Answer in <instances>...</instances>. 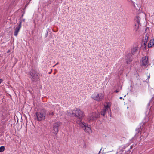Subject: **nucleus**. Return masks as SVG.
<instances>
[{
    "label": "nucleus",
    "instance_id": "1a4fd4ad",
    "mask_svg": "<svg viewBox=\"0 0 154 154\" xmlns=\"http://www.w3.org/2000/svg\"><path fill=\"white\" fill-rule=\"evenodd\" d=\"M21 22L20 21L18 26L16 27L15 29L14 35L15 36H17V34L21 27Z\"/></svg>",
    "mask_w": 154,
    "mask_h": 154
},
{
    "label": "nucleus",
    "instance_id": "b1692460",
    "mask_svg": "<svg viewBox=\"0 0 154 154\" xmlns=\"http://www.w3.org/2000/svg\"><path fill=\"white\" fill-rule=\"evenodd\" d=\"M120 99H122V97H120Z\"/></svg>",
    "mask_w": 154,
    "mask_h": 154
},
{
    "label": "nucleus",
    "instance_id": "9b49d317",
    "mask_svg": "<svg viewBox=\"0 0 154 154\" xmlns=\"http://www.w3.org/2000/svg\"><path fill=\"white\" fill-rule=\"evenodd\" d=\"M109 108V106L108 105H107L105 106V108L103 109V111L101 112V115L104 116L105 114L107 112L108 110V108Z\"/></svg>",
    "mask_w": 154,
    "mask_h": 154
},
{
    "label": "nucleus",
    "instance_id": "6ab92c4d",
    "mask_svg": "<svg viewBox=\"0 0 154 154\" xmlns=\"http://www.w3.org/2000/svg\"><path fill=\"white\" fill-rule=\"evenodd\" d=\"M147 43V42H143V44L144 45H146Z\"/></svg>",
    "mask_w": 154,
    "mask_h": 154
},
{
    "label": "nucleus",
    "instance_id": "bb28decb",
    "mask_svg": "<svg viewBox=\"0 0 154 154\" xmlns=\"http://www.w3.org/2000/svg\"><path fill=\"white\" fill-rule=\"evenodd\" d=\"M101 149L99 151V154L100 153V152Z\"/></svg>",
    "mask_w": 154,
    "mask_h": 154
},
{
    "label": "nucleus",
    "instance_id": "ddd939ff",
    "mask_svg": "<svg viewBox=\"0 0 154 154\" xmlns=\"http://www.w3.org/2000/svg\"><path fill=\"white\" fill-rule=\"evenodd\" d=\"M137 49V47H135L131 49V53L132 55H134L136 52Z\"/></svg>",
    "mask_w": 154,
    "mask_h": 154
},
{
    "label": "nucleus",
    "instance_id": "f3484780",
    "mask_svg": "<svg viewBox=\"0 0 154 154\" xmlns=\"http://www.w3.org/2000/svg\"><path fill=\"white\" fill-rule=\"evenodd\" d=\"M143 50H145L146 48V45H143Z\"/></svg>",
    "mask_w": 154,
    "mask_h": 154
},
{
    "label": "nucleus",
    "instance_id": "9d476101",
    "mask_svg": "<svg viewBox=\"0 0 154 154\" xmlns=\"http://www.w3.org/2000/svg\"><path fill=\"white\" fill-rule=\"evenodd\" d=\"M131 54L130 53L127 54L125 59L127 63L128 64L132 61Z\"/></svg>",
    "mask_w": 154,
    "mask_h": 154
},
{
    "label": "nucleus",
    "instance_id": "6e6552de",
    "mask_svg": "<svg viewBox=\"0 0 154 154\" xmlns=\"http://www.w3.org/2000/svg\"><path fill=\"white\" fill-rule=\"evenodd\" d=\"M92 97L94 100L97 101H100L102 100L103 96L101 93L99 94H94Z\"/></svg>",
    "mask_w": 154,
    "mask_h": 154
},
{
    "label": "nucleus",
    "instance_id": "f257e3e1",
    "mask_svg": "<svg viewBox=\"0 0 154 154\" xmlns=\"http://www.w3.org/2000/svg\"><path fill=\"white\" fill-rule=\"evenodd\" d=\"M69 114L71 116L75 117L78 119L76 121L77 124L78 121H79L82 122V119L84 117L83 112L80 109H76L75 112H74L73 111H71V112H69Z\"/></svg>",
    "mask_w": 154,
    "mask_h": 154
},
{
    "label": "nucleus",
    "instance_id": "20e7f679",
    "mask_svg": "<svg viewBox=\"0 0 154 154\" xmlns=\"http://www.w3.org/2000/svg\"><path fill=\"white\" fill-rule=\"evenodd\" d=\"M100 114L94 112L90 114L87 117L88 120L89 122L96 120L97 118L99 117Z\"/></svg>",
    "mask_w": 154,
    "mask_h": 154
},
{
    "label": "nucleus",
    "instance_id": "4be33fe9",
    "mask_svg": "<svg viewBox=\"0 0 154 154\" xmlns=\"http://www.w3.org/2000/svg\"><path fill=\"white\" fill-rule=\"evenodd\" d=\"M51 115H54V113H53V112H52V113H51Z\"/></svg>",
    "mask_w": 154,
    "mask_h": 154
},
{
    "label": "nucleus",
    "instance_id": "7ed1b4c3",
    "mask_svg": "<svg viewBox=\"0 0 154 154\" xmlns=\"http://www.w3.org/2000/svg\"><path fill=\"white\" fill-rule=\"evenodd\" d=\"M29 75L30 76V77L32 81L36 82L38 81L39 77L36 71L32 69L30 71Z\"/></svg>",
    "mask_w": 154,
    "mask_h": 154
},
{
    "label": "nucleus",
    "instance_id": "0eeeda50",
    "mask_svg": "<svg viewBox=\"0 0 154 154\" xmlns=\"http://www.w3.org/2000/svg\"><path fill=\"white\" fill-rule=\"evenodd\" d=\"M148 63V57L146 56H145L140 60V64L141 66H143L147 65Z\"/></svg>",
    "mask_w": 154,
    "mask_h": 154
},
{
    "label": "nucleus",
    "instance_id": "a211bd4d",
    "mask_svg": "<svg viewBox=\"0 0 154 154\" xmlns=\"http://www.w3.org/2000/svg\"><path fill=\"white\" fill-rule=\"evenodd\" d=\"M136 26V25H135V26ZM138 26H136L135 29V30L136 31H137V30L138 29Z\"/></svg>",
    "mask_w": 154,
    "mask_h": 154
},
{
    "label": "nucleus",
    "instance_id": "dca6fc26",
    "mask_svg": "<svg viewBox=\"0 0 154 154\" xmlns=\"http://www.w3.org/2000/svg\"><path fill=\"white\" fill-rule=\"evenodd\" d=\"M5 150V147L3 146H2L0 147V152H2L4 151Z\"/></svg>",
    "mask_w": 154,
    "mask_h": 154
},
{
    "label": "nucleus",
    "instance_id": "cd10ccee",
    "mask_svg": "<svg viewBox=\"0 0 154 154\" xmlns=\"http://www.w3.org/2000/svg\"><path fill=\"white\" fill-rule=\"evenodd\" d=\"M27 5V4L26 5V6Z\"/></svg>",
    "mask_w": 154,
    "mask_h": 154
},
{
    "label": "nucleus",
    "instance_id": "aec40b11",
    "mask_svg": "<svg viewBox=\"0 0 154 154\" xmlns=\"http://www.w3.org/2000/svg\"><path fill=\"white\" fill-rule=\"evenodd\" d=\"M147 79H146V80L147 79H148L150 78V75H148L147 76Z\"/></svg>",
    "mask_w": 154,
    "mask_h": 154
},
{
    "label": "nucleus",
    "instance_id": "f03ea898",
    "mask_svg": "<svg viewBox=\"0 0 154 154\" xmlns=\"http://www.w3.org/2000/svg\"><path fill=\"white\" fill-rule=\"evenodd\" d=\"M46 114V110L44 109H42L40 112H36L35 118L38 121H41L45 119Z\"/></svg>",
    "mask_w": 154,
    "mask_h": 154
},
{
    "label": "nucleus",
    "instance_id": "393cba45",
    "mask_svg": "<svg viewBox=\"0 0 154 154\" xmlns=\"http://www.w3.org/2000/svg\"><path fill=\"white\" fill-rule=\"evenodd\" d=\"M122 86L120 87V89H122Z\"/></svg>",
    "mask_w": 154,
    "mask_h": 154
},
{
    "label": "nucleus",
    "instance_id": "412c9836",
    "mask_svg": "<svg viewBox=\"0 0 154 154\" xmlns=\"http://www.w3.org/2000/svg\"><path fill=\"white\" fill-rule=\"evenodd\" d=\"M119 91V89H117L116 91L115 92L116 93L118 92Z\"/></svg>",
    "mask_w": 154,
    "mask_h": 154
},
{
    "label": "nucleus",
    "instance_id": "39448f33",
    "mask_svg": "<svg viewBox=\"0 0 154 154\" xmlns=\"http://www.w3.org/2000/svg\"><path fill=\"white\" fill-rule=\"evenodd\" d=\"M77 124L79 125L80 128L84 129L85 131L86 132H88L91 130L90 126H88L87 124L80 121H78Z\"/></svg>",
    "mask_w": 154,
    "mask_h": 154
},
{
    "label": "nucleus",
    "instance_id": "a878e982",
    "mask_svg": "<svg viewBox=\"0 0 154 154\" xmlns=\"http://www.w3.org/2000/svg\"><path fill=\"white\" fill-rule=\"evenodd\" d=\"M58 63H57V64H56L54 66H55V65H57V64H58Z\"/></svg>",
    "mask_w": 154,
    "mask_h": 154
},
{
    "label": "nucleus",
    "instance_id": "2eb2a0df",
    "mask_svg": "<svg viewBox=\"0 0 154 154\" xmlns=\"http://www.w3.org/2000/svg\"><path fill=\"white\" fill-rule=\"evenodd\" d=\"M135 20H136L138 25H139L140 22V18L138 16H137L135 18Z\"/></svg>",
    "mask_w": 154,
    "mask_h": 154
},
{
    "label": "nucleus",
    "instance_id": "f8f14e48",
    "mask_svg": "<svg viewBox=\"0 0 154 154\" xmlns=\"http://www.w3.org/2000/svg\"><path fill=\"white\" fill-rule=\"evenodd\" d=\"M154 45V39H151L150 40L148 46V48L152 47V46Z\"/></svg>",
    "mask_w": 154,
    "mask_h": 154
},
{
    "label": "nucleus",
    "instance_id": "5701e85b",
    "mask_svg": "<svg viewBox=\"0 0 154 154\" xmlns=\"http://www.w3.org/2000/svg\"><path fill=\"white\" fill-rule=\"evenodd\" d=\"M10 50H9L8 51H7V53H9V52H10Z\"/></svg>",
    "mask_w": 154,
    "mask_h": 154
},
{
    "label": "nucleus",
    "instance_id": "423d86ee",
    "mask_svg": "<svg viewBox=\"0 0 154 154\" xmlns=\"http://www.w3.org/2000/svg\"><path fill=\"white\" fill-rule=\"evenodd\" d=\"M62 123L58 122H56L53 124V132L56 135L57 134L58 131L59 127L61 125Z\"/></svg>",
    "mask_w": 154,
    "mask_h": 154
},
{
    "label": "nucleus",
    "instance_id": "c85d7f7f",
    "mask_svg": "<svg viewBox=\"0 0 154 154\" xmlns=\"http://www.w3.org/2000/svg\"><path fill=\"white\" fill-rule=\"evenodd\" d=\"M31 0H29V1H31Z\"/></svg>",
    "mask_w": 154,
    "mask_h": 154
},
{
    "label": "nucleus",
    "instance_id": "4468645a",
    "mask_svg": "<svg viewBox=\"0 0 154 154\" xmlns=\"http://www.w3.org/2000/svg\"><path fill=\"white\" fill-rule=\"evenodd\" d=\"M148 36L147 35H146L145 37L143 38V42H147L148 39Z\"/></svg>",
    "mask_w": 154,
    "mask_h": 154
}]
</instances>
